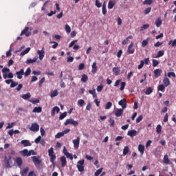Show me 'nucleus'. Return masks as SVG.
Listing matches in <instances>:
<instances>
[{"mask_svg":"<svg viewBox=\"0 0 176 176\" xmlns=\"http://www.w3.org/2000/svg\"><path fill=\"white\" fill-rule=\"evenodd\" d=\"M138 151L141 153V155H144V152L145 151V146L142 144H139Z\"/></svg>","mask_w":176,"mask_h":176,"instance_id":"4be33fe9","label":"nucleus"},{"mask_svg":"<svg viewBox=\"0 0 176 176\" xmlns=\"http://www.w3.org/2000/svg\"><path fill=\"white\" fill-rule=\"evenodd\" d=\"M80 142V138L78 137L76 140H73L74 147L75 149H78L79 148V144Z\"/></svg>","mask_w":176,"mask_h":176,"instance_id":"9d476101","label":"nucleus"},{"mask_svg":"<svg viewBox=\"0 0 176 176\" xmlns=\"http://www.w3.org/2000/svg\"><path fill=\"white\" fill-rule=\"evenodd\" d=\"M153 91V89H152L151 87H148L145 91V94L146 96H149V94H152Z\"/></svg>","mask_w":176,"mask_h":176,"instance_id":"72a5a7b5","label":"nucleus"},{"mask_svg":"<svg viewBox=\"0 0 176 176\" xmlns=\"http://www.w3.org/2000/svg\"><path fill=\"white\" fill-rule=\"evenodd\" d=\"M151 10H152V8L151 7H148L144 10V14H149L151 13Z\"/></svg>","mask_w":176,"mask_h":176,"instance_id":"3c124183","label":"nucleus"},{"mask_svg":"<svg viewBox=\"0 0 176 176\" xmlns=\"http://www.w3.org/2000/svg\"><path fill=\"white\" fill-rule=\"evenodd\" d=\"M61 166L62 167H65L67 166V158L65 156L60 157Z\"/></svg>","mask_w":176,"mask_h":176,"instance_id":"412c9836","label":"nucleus"},{"mask_svg":"<svg viewBox=\"0 0 176 176\" xmlns=\"http://www.w3.org/2000/svg\"><path fill=\"white\" fill-rule=\"evenodd\" d=\"M129 152H130V148H129V146H125L123 149L124 156H126V155H127V153H129Z\"/></svg>","mask_w":176,"mask_h":176,"instance_id":"e433bc0d","label":"nucleus"},{"mask_svg":"<svg viewBox=\"0 0 176 176\" xmlns=\"http://www.w3.org/2000/svg\"><path fill=\"white\" fill-rule=\"evenodd\" d=\"M148 43H149V38H147L146 40H144L142 42V47H145V46H146L148 45Z\"/></svg>","mask_w":176,"mask_h":176,"instance_id":"f704fd0d","label":"nucleus"},{"mask_svg":"<svg viewBox=\"0 0 176 176\" xmlns=\"http://www.w3.org/2000/svg\"><path fill=\"white\" fill-rule=\"evenodd\" d=\"M85 104V100L82 99H80L78 100V104L80 105V107H83V104Z\"/></svg>","mask_w":176,"mask_h":176,"instance_id":"6e6d98bb","label":"nucleus"},{"mask_svg":"<svg viewBox=\"0 0 176 176\" xmlns=\"http://www.w3.org/2000/svg\"><path fill=\"white\" fill-rule=\"evenodd\" d=\"M30 74H31V68L28 67L25 71V72L23 74V75H25V76H28Z\"/></svg>","mask_w":176,"mask_h":176,"instance_id":"09e8293b","label":"nucleus"},{"mask_svg":"<svg viewBox=\"0 0 176 176\" xmlns=\"http://www.w3.org/2000/svg\"><path fill=\"white\" fill-rule=\"evenodd\" d=\"M164 89H166V87L162 84V85H160L158 87H157V90L159 91H164Z\"/></svg>","mask_w":176,"mask_h":176,"instance_id":"ea45409f","label":"nucleus"},{"mask_svg":"<svg viewBox=\"0 0 176 176\" xmlns=\"http://www.w3.org/2000/svg\"><path fill=\"white\" fill-rule=\"evenodd\" d=\"M164 164H168V163H170V160L168 159V155H165L164 156Z\"/></svg>","mask_w":176,"mask_h":176,"instance_id":"c9c22d12","label":"nucleus"},{"mask_svg":"<svg viewBox=\"0 0 176 176\" xmlns=\"http://www.w3.org/2000/svg\"><path fill=\"white\" fill-rule=\"evenodd\" d=\"M143 116L142 115H140L138 117V118L136 119V123H140V122H141V120H142L143 119Z\"/></svg>","mask_w":176,"mask_h":176,"instance_id":"69168bd1","label":"nucleus"},{"mask_svg":"<svg viewBox=\"0 0 176 176\" xmlns=\"http://www.w3.org/2000/svg\"><path fill=\"white\" fill-rule=\"evenodd\" d=\"M116 5V3L115 1H109L108 3V9H113V6Z\"/></svg>","mask_w":176,"mask_h":176,"instance_id":"cd10ccee","label":"nucleus"},{"mask_svg":"<svg viewBox=\"0 0 176 176\" xmlns=\"http://www.w3.org/2000/svg\"><path fill=\"white\" fill-rule=\"evenodd\" d=\"M144 60H140V64L138 65V68L139 69H142V68L144 67Z\"/></svg>","mask_w":176,"mask_h":176,"instance_id":"0e129e2a","label":"nucleus"},{"mask_svg":"<svg viewBox=\"0 0 176 176\" xmlns=\"http://www.w3.org/2000/svg\"><path fill=\"white\" fill-rule=\"evenodd\" d=\"M57 96H58V91H57V89L54 90L50 94V97L52 98H53L54 97H57Z\"/></svg>","mask_w":176,"mask_h":176,"instance_id":"c85d7f7f","label":"nucleus"},{"mask_svg":"<svg viewBox=\"0 0 176 176\" xmlns=\"http://www.w3.org/2000/svg\"><path fill=\"white\" fill-rule=\"evenodd\" d=\"M124 87H126V82H122L120 87L121 91H123V90H124Z\"/></svg>","mask_w":176,"mask_h":176,"instance_id":"13d9d810","label":"nucleus"},{"mask_svg":"<svg viewBox=\"0 0 176 176\" xmlns=\"http://www.w3.org/2000/svg\"><path fill=\"white\" fill-rule=\"evenodd\" d=\"M18 79H23V75H24V69H21L19 72H16Z\"/></svg>","mask_w":176,"mask_h":176,"instance_id":"ddd939ff","label":"nucleus"},{"mask_svg":"<svg viewBox=\"0 0 176 176\" xmlns=\"http://www.w3.org/2000/svg\"><path fill=\"white\" fill-rule=\"evenodd\" d=\"M163 83L165 87H167L170 85V79L168 78L165 77L163 80Z\"/></svg>","mask_w":176,"mask_h":176,"instance_id":"5701e85b","label":"nucleus"},{"mask_svg":"<svg viewBox=\"0 0 176 176\" xmlns=\"http://www.w3.org/2000/svg\"><path fill=\"white\" fill-rule=\"evenodd\" d=\"M21 97L23 100H30V98H31V94L30 92H28L26 94L22 95Z\"/></svg>","mask_w":176,"mask_h":176,"instance_id":"a878e982","label":"nucleus"},{"mask_svg":"<svg viewBox=\"0 0 176 176\" xmlns=\"http://www.w3.org/2000/svg\"><path fill=\"white\" fill-rule=\"evenodd\" d=\"M134 52H135V50L134 49V43L132 42L128 46L127 53L128 54H134Z\"/></svg>","mask_w":176,"mask_h":176,"instance_id":"39448f33","label":"nucleus"},{"mask_svg":"<svg viewBox=\"0 0 176 176\" xmlns=\"http://www.w3.org/2000/svg\"><path fill=\"white\" fill-rule=\"evenodd\" d=\"M92 74H96L97 73V63L94 62L92 64V69H91Z\"/></svg>","mask_w":176,"mask_h":176,"instance_id":"393cba45","label":"nucleus"},{"mask_svg":"<svg viewBox=\"0 0 176 176\" xmlns=\"http://www.w3.org/2000/svg\"><path fill=\"white\" fill-rule=\"evenodd\" d=\"M156 133L157 134H160V133H162V125L160 124H158L157 126V128H156Z\"/></svg>","mask_w":176,"mask_h":176,"instance_id":"de8ad7c7","label":"nucleus"},{"mask_svg":"<svg viewBox=\"0 0 176 176\" xmlns=\"http://www.w3.org/2000/svg\"><path fill=\"white\" fill-rule=\"evenodd\" d=\"M22 156H31V153L28 149H24L21 151Z\"/></svg>","mask_w":176,"mask_h":176,"instance_id":"6ab92c4d","label":"nucleus"},{"mask_svg":"<svg viewBox=\"0 0 176 176\" xmlns=\"http://www.w3.org/2000/svg\"><path fill=\"white\" fill-rule=\"evenodd\" d=\"M160 64L159 61L156 59L153 60V67H157V65Z\"/></svg>","mask_w":176,"mask_h":176,"instance_id":"4d7b16f0","label":"nucleus"},{"mask_svg":"<svg viewBox=\"0 0 176 176\" xmlns=\"http://www.w3.org/2000/svg\"><path fill=\"white\" fill-rule=\"evenodd\" d=\"M65 155L67 157V159H70V160H74V157L72 156V154L67 153Z\"/></svg>","mask_w":176,"mask_h":176,"instance_id":"603ef678","label":"nucleus"},{"mask_svg":"<svg viewBox=\"0 0 176 176\" xmlns=\"http://www.w3.org/2000/svg\"><path fill=\"white\" fill-rule=\"evenodd\" d=\"M153 3V0H144L143 5H152Z\"/></svg>","mask_w":176,"mask_h":176,"instance_id":"37998d69","label":"nucleus"},{"mask_svg":"<svg viewBox=\"0 0 176 176\" xmlns=\"http://www.w3.org/2000/svg\"><path fill=\"white\" fill-rule=\"evenodd\" d=\"M65 31H66V32H67V34H69V32H71V27L69 26L68 24H66V25H65Z\"/></svg>","mask_w":176,"mask_h":176,"instance_id":"c03bdc74","label":"nucleus"},{"mask_svg":"<svg viewBox=\"0 0 176 176\" xmlns=\"http://www.w3.org/2000/svg\"><path fill=\"white\" fill-rule=\"evenodd\" d=\"M41 140H42V137L38 136V138L34 140L35 144H39V142H41Z\"/></svg>","mask_w":176,"mask_h":176,"instance_id":"bf43d9fd","label":"nucleus"},{"mask_svg":"<svg viewBox=\"0 0 176 176\" xmlns=\"http://www.w3.org/2000/svg\"><path fill=\"white\" fill-rule=\"evenodd\" d=\"M169 45H171V46L173 47H176V39H175V40H171V41H169Z\"/></svg>","mask_w":176,"mask_h":176,"instance_id":"8fccbe9b","label":"nucleus"},{"mask_svg":"<svg viewBox=\"0 0 176 176\" xmlns=\"http://www.w3.org/2000/svg\"><path fill=\"white\" fill-rule=\"evenodd\" d=\"M32 160L34 164H39L41 163V160L36 156H33Z\"/></svg>","mask_w":176,"mask_h":176,"instance_id":"a211bd4d","label":"nucleus"},{"mask_svg":"<svg viewBox=\"0 0 176 176\" xmlns=\"http://www.w3.org/2000/svg\"><path fill=\"white\" fill-rule=\"evenodd\" d=\"M61 137H64V133L63 132H58L56 135L55 138H61Z\"/></svg>","mask_w":176,"mask_h":176,"instance_id":"49530a36","label":"nucleus"},{"mask_svg":"<svg viewBox=\"0 0 176 176\" xmlns=\"http://www.w3.org/2000/svg\"><path fill=\"white\" fill-rule=\"evenodd\" d=\"M149 28V24H144L143 26L141 28V30L144 31V30H148Z\"/></svg>","mask_w":176,"mask_h":176,"instance_id":"680f3d73","label":"nucleus"},{"mask_svg":"<svg viewBox=\"0 0 176 176\" xmlns=\"http://www.w3.org/2000/svg\"><path fill=\"white\" fill-rule=\"evenodd\" d=\"M27 173H28V168H25V169H23L21 171V174L22 176L27 175Z\"/></svg>","mask_w":176,"mask_h":176,"instance_id":"a19ab883","label":"nucleus"},{"mask_svg":"<svg viewBox=\"0 0 176 176\" xmlns=\"http://www.w3.org/2000/svg\"><path fill=\"white\" fill-rule=\"evenodd\" d=\"M15 162L18 164L19 167H21V166L23 165V160L20 157H17L15 159Z\"/></svg>","mask_w":176,"mask_h":176,"instance_id":"aec40b11","label":"nucleus"},{"mask_svg":"<svg viewBox=\"0 0 176 176\" xmlns=\"http://www.w3.org/2000/svg\"><path fill=\"white\" fill-rule=\"evenodd\" d=\"M45 47H43L41 50L37 51V54L38 55L39 60H43V58L45 57Z\"/></svg>","mask_w":176,"mask_h":176,"instance_id":"6e6552de","label":"nucleus"},{"mask_svg":"<svg viewBox=\"0 0 176 176\" xmlns=\"http://www.w3.org/2000/svg\"><path fill=\"white\" fill-rule=\"evenodd\" d=\"M38 58H34V59H28L26 60V64H33V63H36Z\"/></svg>","mask_w":176,"mask_h":176,"instance_id":"2f4dec72","label":"nucleus"},{"mask_svg":"<svg viewBox=\"0 0 176 176\" xmlns=\"http://www.w3.org/2000/svg\"><path fill=\"white\" fill-rule=\"evenodd\" d=\"M1 72L3 73V79H8V74H6V72H10V69L4 67L1 69Z\"/></svg>","mask_w":176,"mask_h":176,"instance_id":"1a4fd4ad","label":"nucleus"},{"mask_svg":"<svg viewBox=\"0 0 176 176\" xmlns=\"http://www.w3.org/2000/svg\"><path fill=\"white\" fill-rule=\"evenodd\" d=\"M138 133L135 130H131L129 131L127 133V135H129V137H135V135H138Z\"/></svg>","mask_w":176,"mask_h":176,"instance_id":"2eb2a0df","label":"nucleus"},{"mask_svg":"<svg viewBox=\"0 0 176 176\" xmlns=\"http://www.w3.org/2000/svg\"><path fill=\"white\" fill-rule=\"evenodd\" d=\"M30 50H31V48H30V47L26 48L24 51H23V52L21 53V56H25V54H27V53H29V52H30Z\"/></svg>","mask_w":176,"mask_h":176,"instance_id":"58836bf2","label":"nucleus"},{"mask_svg":"<svg viewBox=\"0 0 176 176\" xmlns=\"http://www.w3.org/2000/svg\"><path fill=\"white\" fill-rule=\"evenodd\" d=\"M111 108H112V102H107L105 106V109H111Z\"/></svg>","mask_w":176,"mask_h":176,"instance_id":"a18cd8bd","label":"nucleus"},{"mask_svg":"<svg viewBox=\"0 0 176 176\" xmlns=\"http://www.w3.org/2000/svg\"><path fill=\"white\" fill-rule=\"evenodd\" d=\"M113 72L114 75L118 76V75L120 74V69L118 67H113Z\"/></svg>","mask_w":176,"mask_h":176,"instance_id":"b1692460","label":"nucleus"},{"mask_svg":"<svg viewBox=\"0 0 176 176\" xmlns=\"http://www.w3.org/2000/svg\"><path fill=\"white\" fill-rule=\"evenodd\" d=\"M155 25H156V27H157V28L160 27V25H162V19L158 18L155 21Z\"/></svg>","mask_w":176,"mask_h":176,"instance_id":"4c0bfd02","label":"nucleus"},{"mask_svg":"<svg viewBox=\"0 0 176 176\" xmlns=\"http://www.w3.org/2000/svg\"><path fill=\"white\" fill-rule=\"evenodd\" d=\"M48 155L50 157V162L52 163V164H54V162L56 161V154H54V148L53 147H51L48 150Z\"/></svg>","mask_w":176,"mask_h":176,"instance_id":"f257e3e1","label":"nucleus"},{"mask_svg":"<svg viewBox=\"0 0 176 176\" xmlns=\"http://www.w3.org/2000/svg\"><path fill=\"white\" fill-rule=\"evenodd\" d=\"M102 173V168H100V169L97 170L95 172V176H98L100 175V174H101Z\"/></svg>","mask_w":176,"mask_h":176,"instance_id":"864d4df0","label":"nucleus"},{"mask_svg":"<svg viewBox=\"0 0 176 176\" xmlns=\"http://www.w3.org/2000/svg\"><path fill=\"white\" fill-rule=\"evenodd\" d=\"M164 56V50H160L157 52L155 58H159L160 57H163Z\"/></svg>","mask_w":176,"mask_h":176,"instance_id":"c756f323","label":"nucleus"},{"mask_svg":"<svg viewBox=\"0 0 176 176\" xmlns=\"http://www.w3.org/2000/svg\"><path fill=\"white\" fill-rule=\"evenodd\" d=\"M118 104L122 107V109H125V108H127V101L126 100V98H124L118 102Z\"/></svg>","mask_w":176,"mask_h":176,"instance_id":"423d86ee","label":"nucleus"},{"mask_svg":"<svg viewBox=\"0 0 176 176\" xmlns=\"http://www.w3.org/2000/svg\"><path fill=\"white\" fill-rule=\"evenodd\" d=\"M129 39H133V36H129L124 40L122 41V45H127L129 43Z\"/></svg>","mask_w":176,"mask_h":176,"instance_id":"7c9ffc66","label":"nucleus"},{"mask_svg":"<svg viewBox=\"0 0 176 176\" xmlns=\"http://www.w3.org/2000/svg\"><path fill=\"white\" fill-rule=\"evenodd\" d=\"M85 160H80L78 162L77 164V168L80 173H82V171H85Z\"/></svg>","mask_w":176,"mask_h":176,"instance_id":"7ed1b4c3","label":"nucleus"},{"mask_svg":"<svg viewBox=\"0 0 176 176\" xmlns=\"http://www.w3.org/2000/svg\"><path fill=\"white\" fill-rule=\"evenodd\" d=\"M60 112V107L56 106L54 107L51 111L52 116H54V115L56 113H58Z\"/></svg>","mask_w":176,"mask_h":176,"instance_id":"4468645a","label":"nucleus"},{"mask_svg":"<svg viewBox=\"0 0 176 176\" xmlns=\"http://www.w3.org/2000/svg\"><path fill=\"white\" fill-rule=\"evenodd\" d=\"M89 80V76L86 74H82L81 77V82H83V83H86Z\"/></svg>","mask_w":176,"mask_h":176,"instance_id":"bb28decb","label":"nucleus"},{"mask_svg":"<svg viewBox=\"0 0 176 176\" xmlns=\"http://www.w3.org/2000/svg\"><path fill=\"white\" fill-rule=\"evenodd\" d=\"M67 63H73L74 62V57H72V56L67 57Z\"/></svg>","mask_w":176,"mask_h":176,"instance_id":"774afa93","label":"nucleus"},{"mask_svg":"<svg viewBox=\"0 0 176 176\" xmlns=\"http://www.w3.org/2000/svg\"><path fill=\"white\" fill-rule=\"evenodd\" d=\"M30 130L31 131H39V124H38L36 122L32 123Z\"/></svg>","mask_w":176,"mask_h":176,"instance_id":"0eeeda50","label":"nucleus"},{"mask_svg":"<svg viewBox=\"0 0 176 176\" xmlns=\"http://www.w3.org/2000/svg\"><path fill=\"white\" fill-rule=\"evenodd\" d=\"M4 163L8 168H10V165L12 164V157L5 156Z\"/></svg>","mask_w":176,"mask_h":176,"instance_id":"20e7f679","label":"nucleus"},{"mask_svg":"<svg viewBox=\"0 0 176 176\" xmlns=\"http://www.w3.org/2000/svg\"><path fill=\"white\" fill-rule=\"evenodd\" d=\"M109 122L111 127H113L115 126V120L110 118Z\"/></svg>","mask_w":176,"mask_h":176,"instance_id":"5fc2aeb1","label":"nucleus"},{"mask_svg":"<svg viewBox=\"0 0 176 176\" xmlns=\"http://www.w3.org/2000/svg\"><path fill=\"white\" fill-rule=\"evenodd\" d=\"M28 30H30V28L25 27L21 32V36H23V35H25V36H30V35H31V32H28Z\"/></svg>","mask_w":176,"mask_h":176,"instance_id":"9b49d317","label":"nucleus"},{"mask_svg":"<svg viewBox=\"0 0 176 176\" xmlns=\"http://www.w3.org/2000/svg\"><path fill=\"white\" fill-rule=\"evenodd\" d=\"M65 126H68V124H72V126H76L79 124V122L78 121H76L75 120L70 118L66 120V121L64 122Z\"/></svg>","mask_w":176,"mask_h":176,"instance_id":"f03ea898","label":"nucleus"},{"mask_svg":"<svg viewBox=\"0 0 176 176\" xmlns=\"http://www.w3.org/2000/svg\"><path fill=\"white\" fill-rule=\"evenodd\" d=\"M65 118H67V111L63 112L62 114L59 116V120H63Z\"/></svg>","mask_w":176,"mask_h":176,"instance_id":"79ce46f5","label":"nucleus"},{"mask_svg":"<svg viewBox=\"0 0 176 176\" xmlns=\"http://www.w3.org/2000/svg\"><path fill=\"white\" fill-rule=\"evenodd\" d=\"M19 85V82H14L12 80V82H11L10 87L13 89V87H16Z\"/></svg>","mask_w":176,"mask_h":176,"instance_id":"e2e57ef3","label":"nucleus"},{"mask_svg":"<svg viewBox=\"0 0 176 176\" xmlns=\"http://www.w3.org/2000/svg\"><path fill=\"white\" fill-rule=\"evenodd\" d=\"M95 5H96V8H101V6H102V4L101 3H100V1H98V0H96Z\"/></svg>","mask_w":176,"mask_h":176,"instance_id":"052dcab7","label":"nucleus"},{"mask_svg":"<svg viewBox=\"0 0 176 176\" xmlns=\"http://www.w3.org/2000/svg\"><path fill=\"white\" fill-rule=\"evenodd\" d=\"M32 112L40 113V112H42V107H34Z\"/></svg>","mask_w":176,"mask_h":176,"instance_id":"473e14b6","label":"nucleus"},{"mask_svg":"<svg viewBox=\"0 0 176 176\" xmlns=\"http://www.w3.org/2000/svg\"><path fill=\"white\" fill-rule=\"evenodd\" d=\"M162 69H156L154 70V75L155 76V78H159V76H160V75H162Z\"/></svg>","mask_w":176,"mask_h":176,"instance_id":"f3484780","label":"nucleus"},{"mask_svg":"<svg viewBox=\"0 0 176 176\" xmlns=\"http://www.w3.org/2000/svg\"><path fill=\"white\" fill-rule=\"evenodd\" d=\"M21 145H23V146H31L32 144L30 142V140H23L21 142Z\"/></svg>","mask_w":176,"mask_h":176,"instance_id":"dca6fc26","label":"nucleus"},{"mask_svg":"<svg viewBox=\"0 0 176 176\" xmlns=\"http://www.w3.org/2000/svg\"><path fill=\"white\" fill-rule=\"evenodd\" d=\"M123 111H124V109H117L115 111V116L117 118H120V116H122V115H123Z\"/></svg>","mask_w":176,"mask_h":176,"instance_id":"f8f14e48","label":"nucleus"},{"mask_svg":"<svg viewBox=\"0 0 176 176\" xmlns=\"http://www.w3.org/2000/svg\"><path fill=\"white\" fill-rule=\"evenodd\" d=\"M79 71H82V69H85V63H80L78 66Z\"/></svg>","mask_w":176,"mask_h":176,"instance_id":"338daca9","label":"nucleus"}]
</instances>
